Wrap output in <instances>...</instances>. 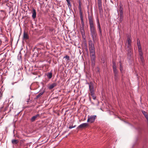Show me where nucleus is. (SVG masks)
I'll return each instance as SVG.
<instances>
[{"mask_svg":"<svg viewBox=\"0 0 148 148\" xmlns=\"http://www.w3.org/2000/svg\"><path fill=\"white\" fill-rule=\"evenodd\" d=\"M88 19L90 25V35L92 38L93 41L95 42L97 40V35L95 26L94 24L93 18L92 16L89 15Z\"/></svg>","mask_w":148,"mask_h":148,"instance_id":"nucleus-1","label":"nucleus"},{"mask_svg":"<svg viewBox=\"0 0 148 148\" xmlns=\"http://www.w3.org/2000/svg\"><path fill=\"white\" fill-rule=\"evenodd\" d=\"M96 118V116L95 115H93L88 116L87 121V122L91 123H93Z\"/></svg>","mask_w":148,"mask_h":148,"instance_id":"nucleus-2","label":"nucleus"},{"mask_svg":"<svg viewBox=\"0 0 148 148\" xmlns=\"http://www.w3.org/2000/svg\"><path fill=\"white\" fill-rule=\"evenodd\" d=\"M97 27L99 29V34L100 35H102V30L101 27V26L100 25L99 21V20L98 18H97Z\"/></svg>","mask_w":148,"mask_h":148,"instance_id":"nucleus-3","label":"nucleus"},{"mask_svg":"<svg viewBox=\"0 0 148 148\" xmlns=\"http://www.w3.org/2000/svg\"><path fill=\"white\" fill-rule=\"evenodd\" d=\"M89 88L90 92V93H95V89L94 88L93 85L92 83H90L89 84Z\"/></svg>","mask_w":148,"mask_h":148,"instance_id":"nucleus-4","label":"nucleus"},{"mask_svg":"<svg viewBox=\"0 0 148 148\" xmlns=\"http://www.w3.org/2000/svg\"><path fill=\"white\" fill-rule=\"evenodd\" d=\"M126 50L127 51V55L131 56L132 53V49L131 47H127Z\"/></svg>","mask_w":148,"mask_h":148,"instance_id":"nucleus-5","label":"nucleus"},{"mask_svg":"<svg viewBox=\"0 0 148 148\" xmlns=\"http://www.w3.org/2000/svg\"><path fill=\"white\" fill-rule=\"evenodd\" d=\"M88 126V124L87 123H83L79 125L77 128V129H83Z\"/></svg>","mask_w":148,"mask_h":148,"instance_id":"nucleus-6","label":"nucleus"},{"mask_svg":"<svg viewBox=\"0 0 148 148\" xmlns=\"http://www.w3.org/2000/svg\"><path fill=\"white\" fill-rule=\"evenodd\" d=\"M89 50L95 49L94 45L93 44L92 40H90L89 41Z\"/></svg>","mask_w":148,"mask_h":148,"instance_id":"nucleus-7","label":"nucleus"},{"mask_svg":"<svg viewBox=\"0 0 148 148\" xmlns=\"http://www.w3.org/2000/svg\"><path fill=\"white\" fill-rule=\"evenodd\" d=\"M32 17L33 19L36 18V10L34 8L32 9Z\"/></svg>","mask_w":148,"mask_h":148,"instance_id":"nucleus-8","label":"nucleus"},{"mask_svg":"<svg viewBox=\"0 0 148 148\" xmlns=\"http://www.w3.org/2000/svg\"><path fill=\"white\" fill-rule=\"evenodd\" d=\"M39 116L40 114H38L36 115L33 116L31 119V121L32 122L34 121L37 118L39 117Z\"/></svg>","mask_w":148,"mask_h":148,"instance_id":"nucleus-9","label":"nucleus"},{"mask_svg":"<svg viewBox=\"0 0 148 148\" xmlns=\"http://www.w3.org/2000/svg\"><path fill=\"white\" fill-rule=\"evenodd\" d=\"M57 84L56 83H54L50 85L49 87V88L51 90L53 88L57 86Z\"/></svg>","mask_w":148,"mask_h":148,"instance_id":"nucleus-10","label":"nucleus"},{"mask_svg":"<svg viewBox=\"0 0 148 148\" xmlns=\"http://www.w3.org/2000/svg\"><path fill=\"white\" fill-rule=\"evenodd\" d=\"M127 42L128 43L127 47H131V40L130 38V37L128 36L127 37Z\"/></svg>","mask_w":148,"mask_h":148,"instance_id":"nucleus-11","label":"nucleus"},{"mask_svg":"<svg viewBox=\"0 0 148 148\" xmlns=\"http://www.w3.org/2000/svg\"><path fill=\"white\" fill-rule=\"evenodd\" d=\"M137 44L138 48V50H140L141 49H142L140 42V40H138V39L137 40Z\"/></svg>","mask_w":148,"mask_h":148,"instance_id":"nucleus-12","label":"nucleus"},{"mask_svg":"<svg viewBox=\"0 0 148 148\" xmlns=\"http://www.w3.org/2000/svg\"><path fill=\"white\" fill-rule=\"evenodd\" d=\"M91 60L92 64L94 65L95 64V56H91Z\"/></svg>","mask_w":148,"mask_h":148,"instance_id":"nucleus-13","label":"nucleus"},{"mask_svg":"<svg viewBox=\"0 0 148 148\" xmlns=\"http://www.w3.org/2000/svg\"><path fill=\"white\" fill-rule=\"evenodd\" d=\"M47 76L48 79H50L52 77V72H49L47 73Z\"/></svg>","mask_w":148,"mask_h":148,"instance_id":"nucleus-14","label":"nucleus"},{"mask_svg":"<svg viewBox=\"0 0 148 148\" xmlns=\"http://www.w3.org/2000/svg\"><path fill=\"white\" fill-rule=\"evenodd\" d=\"M98 8L99 11L102 10V4L101 1L99 0L98 1Z\"/></svg>","mask_w":148,"mask_h":148,"instance_id":"nucleus-15","label":"nucleus"},{"mask_svg":"<svg viewBox=\"0 0 148 148\" xmlns=\"http://www.w3.org/2000/svg\"><path fill=\"white\" fill-rule=\"evenodd\" d=\"M79 3V7L78 9L79 10V12H82V9H81V5L82 3L79 0L78 1Z\"/></svg>","mask_w":148,"mask_h":148,"instance_id":"nucleus-16","label":"nucleus"},{"mask_svg":"<svg viewBox=\"0 0 148 148\" xmlns=\"http://www.w3.org/2000/svg\"><path fill=\"white\" fill-rule=\"evenodd\" d=\"M23 38L26 39H27L29 38L27 34L25 32H24L23 33Z\"/></svg>","mask_w":148,"mask_h":148,"instance_id":"nucleus-17","label":"nucleus"},{"mask_svg":"<svg viewBox=\"0 0 148 148\" xmlns=\"http://www.w3.org/2000/svg\"><path fill=\"white\" fill-rule=\"evenodd\" d=\"M114 77L115 81H118L119 79L118 77V74L114 75Z\"/></svg>","mask_w":148,"mask_h":148,"instance_id":"nucleus-18","label":"nucleus"},{"mask_svg":"<svg viewBox=\"0 0 148 148\" xmlns=\"http://www.w3.org/2000/svg\"><path fill=\"white\" fill-rule=\"evenodd\" d=\"M12 143L13 144H17L18 143V141L17 140H12Z\"/></svg>","mask_w":148,"mask_h":148,"instance_id":"nucleus-19","label":"nucleus"},{"mask_svg":"<svg viewBox=\"0 0 148 148\" xmlns=\"http://www.w3.org/2000/svg\"><path fill=\"white\" fill-rule=\"evenodd\" d=\"M79 13H80V18H81V20L82 21V23H83L84 22H83V16H82V12H79Z\"/></svg>","mask_w":148,"mask_h":148,"instance_id":"nucleus-20","label":"nucleus"},{"mask_svg":"<svg viewBox=\"0 0 148 148\" xmlns=\"http://www.w3.org/2000/svg\"><path fill=\"white\" fill-rule=\"evenodd\" d=\"M44 93V92H41L40 93L37 95L36 96V99H37L39 97H40L41 95H42Z\"/></svg>","mask_w":148,"mask_h":148,"instance_id":"nucleus-21","label":"nucleus"},{"mask_svg":"<svg viewBox=\"0 0 148 148\" xmlns=\"http://www.w3.org/2000/svg\"><path fill=\"white\" fill-rule=\"evenodd\" d=\"M95 93H89V94L90 95L92 96V98L94 99H96V97L94 95Z\"/></svg>","mask_w":148,"mask_h":148,"instance_id":"nucleus-22","label":"nucleus"},{"mask_svg":"<svg viewBox=\"0 0 148 148\" xmlns=\"http://www.w3.org/2000/svg\"><path fill=\"white\" fill-rule=\"evenodd\" d=\"M67 2V5L69 7V8H70V7H71V3H70V0H66Z\"/></svg>","mask_w":148,"mask_h":148,"instance_id":"nucleus-23","label":"nucleus"},{"mask_svg":"<svg viewBox=\"0 0 148 148\" xmlns=\"http://www.w3.org/2000/svg\"><path fill=\"white\" fill-rule=\"evenodd\" d=\"M113 71L114 73V75L118 74V73L117 70L116 68H114L113 69Z\"/></svg>","mask_w":148,"mask_h":148,"instance_id":"nucleus-24","label":"nucleus"},{"mask_svg":"<svg viewBox=\"0 0 148 148\" xmlns=\"http://www.w3.org/2000/svg\"><path fill=\"white\" fill-rule=\"evenodd\" d=\"M138 52L139 53V55L140 56H142L143 53L142 52V49H141L140 50H138Z\"/></svg>","mask_w":148,"mask_h":148,"instance_id":"nucleus-25","label":"nucleus"},{"mask_svg":"<svg viewBox=\"0 0 148 148\" xmlns=\"http://www.w3.org/2000/svg\"><path fill=\"white\" fill-rule=\"evenodd\" d=\"M120 11V15H123V9L121 7L120 8V9L119 10Z\"/></svg>","mask_w":148,"mask_h":148,"instance_id":"nucleus-26","label":"nucleus"},{"mask_svg":"<svg viewBox=\"0 0 148 148\" xmlns=\"http://www.w3.org/2000/svg\"><path fill=\"white\" fill-rule=\"evenodd\" d=\"M123 15H120V22H121L123 20Z\"/></svg>","mask_w":148,"mask_h":148,"instance_id":"nucleus-27","label":"nucleus"},{"mask_svg":"<svg viewBox=\"0 0 148 148\" xmlns=\"http://www.w3.org/2000/svg\"><path fill=\"white\" fill-rule=\"evenodd\" d=\"M120 71H121V72L122 73L123 71V67H122V66L121 65V64H120Z\"/></svg>","mask_w":148,"mask_h":148,"instance_id":"nucleus-28","label":"nucleus"},{"mask_svg":"<svg viewBox=\"0 0 148 148\" xmlns=\"http://www.w3.org/2000/svg\"><path fill=\"white\" fill-rule=\"evenodd\" d=\"M90 57L95 56V52H93V53H90Z\"/></svg>","mask_w":148,"mask_h":148,"instance_id":"nucleus-29","label":"nucleus"},{"mask_svg":"<svg viewBox=\"0 0 148 148\" xmlns=\"http://www.w3.org/2000/svg\"><path fill=\"white\" fill-rule=\"evenodd\" d=\"M64 58H65L66 59H67L68 60H69V56H66L65 57H64Z\"/></svg>","mask_w":148,"mask_h":148,"instance_id":"nucleus-30","label":"nucleus"},{"mask_svg":"<svg viewBox=\"0 0 148 148\" xmlns=\"http://www.w3.org/2000/svg\"><path fill=\"white\" fill-rule=\"evenodd\" d=\"M76 125H75L73 126V125L72 126H70L69 127V129H71L73 128H74V127H76Z\"/></svg>","mask_w":148,"mask_h":148,"instance_id":"nucleus-31","label":"nucleus"},{"mask_svg":"<svg viewBox=\"0 0 148 148\" xmlns=\"http://www.w3.org/2000/svg\"><path fill=\"white\" fill-rule=\"evenodd\" d=\"M90 53L94 52H95V49L90 50Z\"/></svg>","mask_w":148,"mask_h":148,"instance_id":"nucleus-32","label":"nucleus"},{"mask_svg":"<svg viewBox=\"0 0 148 148\" xmlns=\"http://www.w3.org/2000/svg\"><path fill=\"white\" fill-rule=\"evenodd\" d=\"M140 59L142 61V60H143V56H140Z\"/></svg>","mask_w":148,"mask_h":148,"instance_id":"nucleus-33","label":"nucleus"},{"mask_svg":"<svg viewBox=\"0 0 148 148\" xmlns=\"http://www.w3.org/2000/svg\"><path fill=\"white\" fill-rule=\"evenodd\" d=\"M114 68H116V66L115 65H114L113 66V69Z\"/></svg>","mask_w":148,"mask_h":148,"instance_id":"nucleus-34","label":"nucleus"},{"mask_svg":"<svg viewBox=\"0 0 148 148\" xmlns=\"http://www.w3.org/2000/svg\"><path fill=\"white\" fill-rule=\"evenodd\" d=\"M25 148H27V147H25Z\"/></svg>","mask_w":148,"mask_h":148,"instance_id":"nucleus-35","label":"nucleus"}]
</instances>
